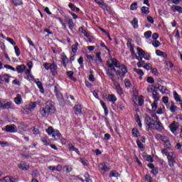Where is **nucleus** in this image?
I'll list each match as a JSON object with an SVG mask.
<instances>
[{"instance_id":"obj_1","label":"nucleus","mask_w":182,"mask_h":182,"mask_svg":"<svg viewBox=\"0 0 182 182\" xmlns=\"http://www.w3.org/2000/svg\"><path fill=\"white\" fill-rule=\"evenodd\" d=\"M55 110L56 109H55V106H53V102L52 101H48L46 103L45 107H41L39 109V112L42 117H48L49 114H53Z\"/></svg>"},{"instance_id":"obj_2","label":"nucleus","mask_w":182,"mask_h":182,"mask_svg":"<svg viewBox=\"0 0 182 182\" xmlns=\"http://www.w3.org/2000/svg\"><path fill=\"white\" fill-rule=\"evenodd\" d=\"M162 154H165L168 157V166L170 167H174V163H176V159H174V155L173 152H168L167 149H161Z\"/></svg>"},{"instance_id":"obj_3","label":"nucleus","mask_w":182,"mask_h":182,"mask_svg":"<svg viewBox=\"0 0 182 182\" xmlns=\"http://www.w3.org/2000/svg\"><path fill=\"white\" fill-rule=\"evenodd\" d=\"M154 119L149 116H146L145 117V124H146V126L148 127L147 128V132H149V130H150V129H153V124L154 123Z\"/></svg>"},{"instance_id":"obj_4","label":"nucleus","mask_w":182,"mask_h":182,"mask_svg":"<svg viewBox=\"0 0 182 182\" xmlns=\"http://www.w3.org/2000/svg\"><path fill=\"white\" fill-rule=\"evenodd\" d=\"M99 170H100L103 173H106V171H109V170H112V167L107 165V162H103L100 164Z\"/></svg>"},{"instance_id":"obj_5","label":"nucleus","mask_w":182,"mask_h":182,"mask_svg":"<svg viewBox=\"0 0 182 182\" xmlns=\"http://www.w3.org/2000/svg\"><path fill=\"white\" fill-rule=\"evenodd\" d=\"M4 131L7 133H16V132H18V129L16 128V125L11 124L6 126Z\"/></svg>"},{"instance_id":"obj_6","label":"nucleus","mask_w":182,"mask_h":182,"mask_svg":"<svg viewBox=\"0 0 182 182\" xmlns=\"http://www.w3.org/2000/svg\"><path fill=\"white\" fill-rule=\"evenodd\" d=\"M65 21L66 23H68L69 29H70V31H72L73 29V28H75V23H73V19H72L69 16H65Z\"/></svg>"},{"instance_id":"obj_7","label":"nucleus","mask_w":182,"mask_h":182,"mask_svg":"<svg viewBox=\"0 0 182 182\" xmlns=\"http://www.w3.org/2000/svg\"><path fill=\"white\" fill-rule=\"evenodd\" d=\"M154 126L155 130H158L159 132H161L164 127H163V124L160 121H155L152 127Z\"/></svg>"},{"instance_id":"obj_8","label":"nucleus","mask_w":182,"mask_h":182,"mask_svg":"<svg viewBox=\"0 0 182 182\" xmlns=\"http://www.w3.org/2000/svg\"><path fill=\"white\" fill-rule=\"evenodd\" d=\"M154 87V89H159L161 93H168V90L160 84H155Z\"/></svg>"},{"instance_id":"obj_9","label":"nucleus","mask_w":182,"mask_h":182,"mask_svg":"<svg viewBox=\"0 0 182 182\" xmlns=\"http://www.w3.org/2000/svg\"><path fill=\"white\" fill-rule=\"evenodd\" d=\"M170 130L174 134L176 132H177V129H178V123L173 121L170 125Z\"/></svg>"},{"instance_id":"obj_10","label":"nucleus","mask_w":182,"mask_h":182,"mask_svg":"<svg viewBox=\"0 0 182 182\" xmlns=\"http://www.w3.org/2000/svg\"><path fill=\"white\" fill-rule=\"evenodd\" d=\"M18 168L23 171H26L27 170H29V165L25 161H21L18 164Z\"/></svg>"},{"instance_id":"obj_11","label":"nucleus","mask_w":182,"mask_h":182,"mask_svg":"<svg viewBox=\"0 0 182 182\" xmlns=\"http://www.w3.org/2000/svg\"><path fill=\"white\" fill-rule=\"evenodd\" d=\"M113 85L115 87L117 92L119 95V96H122V95H123V89H122V87H120V84H119L117 81H114Z\"/></svg>"},{"instance_id":"obj_12","label":"nucleus","mask_w":182,"mask_h":182,"mask_svg":"<svg viewBox=\"0 0 182 182\" xmlns=\"http://www.w3.org/2000/svg\"><path fill=\"white\" fill-rule=\"evenodd\" d=\"M106 73L107 76L109 77V79L112 80V83L116 82V80L114 79V74L112 73V70L110 69L106 70Z\"/></svg>"},{"instance_id":"obj_13","label":"nucleus","mask_w":182,"mask_h":182,"mask_svg":"<svg viewBox=\"0 0 182 182\" xmlns=\"http://www.w3.org/2000/svg\"><path fill=\"white\" fill-rule=\"evenodd\" d=\"M156 139L157 140H161V141H164V143L168 141V138H167L166 135H161L160 134H156Z\"/></svg>"},{"instance_id":"obj_14","label":"nucleus","mask_w":182,"mask_h":182,"mask_svg":"<svg viewBox=\"0 0 182 182\" xmlns=\"http://www.w3.org/2000/svg\"><path fill=\"white\" fill-rule=\"evenodd\" d=\"M74 110L75 114H82V105H76L74 106Z\"/></svg>"},{"instance_id":"obj_15","label":"nucleus","mask_w":182,"mask_h":182,"mask_svg":"<svg viewBox=\"0 0 182 182\" xmlns=\"http://www.w3.org/2000/svg\"><path fill=\"white\" fill-rule=\"evenodd\" d=\"M2 82H6V83H9V75L5 74L3 76L0 75V83Z\"/></svg>"},{"instance_id":"obj_16","label":"nucleus","mask_w":182,"mask_h":182,"mask_svg":"<svg viewBox=\"0 0 182 182\" xmlns=\"http://www.w3.org/2000/svg\"><path fill=\"white\" fill-rule=\"evenodd\" d=\"M152 97L153 99H154L155 101L159 102V100H160V95L159 94V92H157V90H152Z\"/></svg>"},{"instance_id":"obj_17","label":"nucleus","mask_w":182,"mask_h":182,"mask_svg":"<svg viewBox=\"0 0 182 182\" xmlns=\"http://www.w3.org/2000/svg\"><path fill=\"white\" fill-rule=\"evenodd\" d=\"M0 182H16V181L10 176H5L4 178L0 179Z\"/></svg>"},{"instance_id":"obj_18","label":"nucleus","mask_w":182,"mask_h":182,"mask_svg":"<svg viewBox=\"0 0 182 182\" xmlns=\"http://www.w3.org/2000/svg\"><path fill=\"white\" fill-rule=\"evenodd\" d=\"M50 70H51L53 75L55 76V75H56V73H57L58 65H56V64H55V63L51 64V65L50 67Z\"/></svg>"},{"instance_id":"obj_19","label":"nucleus","mask_w":182,"mask_h":182,"mask_svg":"<svg viewBox=\"0 0 182 182\" xmlns=\"http://www.w3.org/2000/svg\"><path fill=\"white\" fill-rule=\"evenodd\" d=\"M16 69L18 73H23V71L25 70V69H26V67L25 66V65H17Z\"/></svg>"},{"instance_id":"obj_20","label":"nucleus","mask_w":182,"mask_h":182,"mask_svg":"<svg viewBox=\"0 0 182 182\" xmlns=\"http://www.w3.org/2000/svg\"><path fill=\"white\" fill-rule=\"evenodd\" d=\"M107 100L109 102H112V103H116V101L117 100V98L116 97V95H107Z\"/></svg>"},{"instance_id":"obj_21","label":"nucleus","mask_w":182,"mask_h":182,"mask_svg":"<svg viewBox=\"0 0 182 182\" xmlns=\"http://www.w3.org/2000/svg\"><path fill=\"white\" fill-rule=\"evenodd\" d=\"M53 137H54L55 140H58V139L62 137V134H60L58 130L54 131V132H53Z\"/></svg>"},{"instance_id":"obj_22","label":"nucleus","mask_w":182,"mask_h":182,"mask_svg":"<svg viewBox=\"0 0 182 182\" xmlns=\"http://www.w3.org/2000/svg\"><path fill=\"white\" fill-rule=\"evenodd\" d=\"M136 59H137V60H139V62L137 63V64H136L137 66L139 68H143V65H145L146 63L144 62V60H143L142 57H136Z\"/></svg>"},{"instance_id":"obj_23","label":"nucleus","mask_w":182,"mask_h":182,"mask_svg":"<svg viewBox=\"0 0 182 182\" xmlns=\"http://www.w3.org/2000/svg\"><path fill=\"white\" fill-rule=\"evenodd\" d=\"M136 50L139 55L137 58H143V56H144V54L146 53V52L143 49L140 48V47H137Z\"/></svg>"},{"instance_id":"obj_24","label":"nucleus","mask_w":182,"mask_h":182,"mask_svg":"<svg viewBox=\"0 0 182 182\" xmlns=\"http://www.w3.org/2000/svg\"><path fill=\"white\" fill-rule=\"evenodd\" d=\"M36 102H31L29 103L28 106L27 107L28 110H33L35 107L37 106Z\"/></svg>"},{"instance_id":"obj_25","label":"nucleus","mask_w":182,"mask_h":182,"mask_svg":"<svg viewBox=\"0 0 182 182\" xmlns=\"http://www.w3.org/2000/svg\"><path fill=\"white\" fill-rule=\"evenodd\" d=\"M132 25L134 29H137V28H139V20H137V18H134L132 21Z\"/></svg>"},{"instance_id":"obj_26","label":"nucleus","mask_w":182,"mask_h":182,"mask_svg":"<svg viewBox=\"0 0 182 182\" xmlns=\"http://www.w3.org/2000/svg\"><path fill=\"white\" fill-rule=\"evenodd\" d=\"M14 102L16 105H21L22 102V97H21V95H17L16 97L14 98Z\"/></svg>"},{"instance_id":"obj_27","label":"nucleus","mask_w":182,"mask_h":182,"mask_svg":"<svg viewBox=\"0 0 182 182\" xmlns=\"http://www.w3.org/2000/svg\"><path fill=\"white\" fill-rule=\"evenodd\" d=\"M78 31L79 32H81V33H83L85 38H89L90 36L89 33H87V31H86V30L83 28V27H80Z\"/></svg>"},{"instance_id":"obj_28","label":"nucleus","mask_w":182,"mask_h":182,"mask_svg":"<svg viewBox=\"0 0 182 182\" xmlns=\"http://www.w3.org/2000/svg\"><path fill=\"white\" fill-rule=\"evenodd\" d=\"M141 11L144 15H149L150 14V11L149 10V7L146 6H142L141 8Z\"/></svg>"},{"instance_id":"obj_29","label":"nucleus","mask_w":182,"mask_h":182,"mask_svg":"<svg viewBox=\"0 0 182 182\" xmlns=\"http://www.w3.org/2000/svg\"><path fill=\"white\" fill-rule=\"evenodd\" d=\"M62 61L64 68H66L68 63H69V59L68 58V57H66V55H63L62 57Z\"/></svg>"},{"instance_id":"obj_30","label":"nucleus","mask_w":182,"mask_h":182,"mask_svg":"<svg viewBox=\"0 0 182 182\" xmlns=\"http://www.w3.org/2000/svg\"><path fill=\"white\" fill-rule=\"evenodd\" d=\"M169 110L171 112V113L176 112V110H177V106L174 105V102H171V106L169 107Z\"/></svg>"},{"instance_id":"obj_31","label":"nucleus","mask_w":182,"mask_h":182,"mask_svg":"<svg viewBox=\"0 0 182 182\" xmlns=\"http://www.w3.org/2000/svg\"><path fill=\"white\" fill-rule=\"evenodd\" d=\"M173 97L176 102H181V97L177 93V92L173 91Z\"/></svg>"},{"instance_id":"obj_32","label":"nucleus","mask_w":182,"mask_h":182,"mask_svg":"<svg viewBox=\"0 0 182 182\" xmlns=\"http://www.w3.org/2000/svg\"><path fill=\"white\" fill-rule=\"evenodd\" d=\"M74 73L73 71H68L67 72V76L70 77L71 80H73L74 82H76V78L73 77Z\"/></svg>"},{"instance_id":"obj_33","label":"nucleus","mask_w":182,"mask_h":182,"mask_svg":"<svg viewBox=\"0 0 182 182\" xmlns=\"http://www.w3.org/2000/svg\"><path fill=\"white\" fill-rule=\"evenodd\" d=\"M11 105L12 104L11 102H6L5 104H1V109H9Z\"/></svg>"},{"instance_id":"obj_34","label":"nucleus","mask_w":182,"mask_h":182,"mask_svg":"<svg viewBox=\"0 0 182 182\" xmlns=\"http://www.w3.org/2000/svg\"><path fill=\"white\" fill-rule=\"evenodd\" d=\"M36 85H37L38 89H40L41 92L43 93L45 92V90H43V85H42V82L41 81H38L36 82Z\"/></svg>"},{"instance_id":"obj_35","label":"nucleus","mask_w":182,"mask_h":182,"mask_svg":"<svg viewBox=\"0 0 182 182\" xmlns=\"http://www.w3.org/2000/svg\"><path fill=\"white\" fill-rule=\"evenodd\" d=\"M121 70L122 72V76L124 77L126 73H127V68H126V65H121Z\"/></svg>"},{"instance_id":"obj_36","label":"nucleus","mask_w":182,"mask_h":182,"mask_svg":"<svg viewBox=\"0 0 182 182\" xmlns=\"http://www.w3.org/2000/svg\"><path fill=\"white\" fill-rule=\"evenodd\" d=\"M173 9L174 12H176V11H177L178 12H179V14H182V8L180 6H173L172 7Z\"/></svg>"},{"instance_id":"obj_37","label":"nucleus","mask_w":182,"mask_h":182,"mask_svg":"<svg viewBox=\"0 0 182 182\" xmlns=\"http://www.w3.org/2000/svg\"><path fill=\"white\" fill-rule=\"evenodd\" d=\"M55 95L59 102H63V95H62V93H60V92H57Z\"/></svg>"},{"instance_id":"obj_38","label":"nucleus","mask_w":182,"mask_h":182,"mask_svg":"<svg viewBox=\"0 0 182 182\" xmlns=\"http://www.w3.org/2000/svg\"><path fill=\"white\" fill-rule=\"evenodd\" d=\"M79 46V43H76L72 46V50L73 53H76L77 52V47Z\"/></svg>"},{"instance_id":"obj_39","label":"nucleus","mask_w":182,"mask_h":182,"mask_svg":"<svg viewBox=\"0 0 182 182\" xmlns=\"http://www.w3.org/2000/svg\"><path fill=\"white\" fill-rule=\"evenodd\" d=\"M132 41L133 40H132V38H127V46L128 48H129V49H132V48H134V46L132 44Z\"/></svg>"},{"instance_id":"obj_40","label":"nucleus","mask_w":182,"mask_h":182,"mask_svg":"<svg viewBox=\"0 0 182 182\" xmlns=\"http://www.w3.org/2000/svg\"><path fill=\"white\" fill-rule=\"evenodd\" d=\"M129 50L131 52V55L132 56V58H136V59H137V54H136V53L134 52V47H131V48H129Z\"/></svg>"},{"instance_id":"obj_41","label":"nucleus","mask_w":182,"mask_h":182,"mask_svg":"<svg viewBox=\"0 0 182 182\" xmlns=\"http://www.w3.org/2000/svg\"><path fill=\"white\" fill-rule=\"evenodd\" d=\"M11 2H13L14 5L15 6H18V5H22V0H11Z\"/></svg>"},{"instance_id":"obj_42","label":"nucleus","mask_w":182,"mask_h":182,"mask_svg":"<svg viewBox=\"0 0 182 182\" xmlns=\"http://www.w3.org/2000/svg\"><path fill=\"white\" fill-rule=\"evenodd\" d=\"M138 103L140 106H142L143 105H144V98L143 97V96L139 97Z\"/></svg>"},{"instance_id":"obj_43","label":"nucleus","mask_w":182,"mask_h":182,"mask_svg":"<svg viewBox=\"0 0 182 182\" xmlns=\"http://www.w3.org/2000/svg\"><path fill=\"white\" fill-rule=\"evenodd\" d=\"M14 50L16 56H21V50H19L18 46H14Z\"/></svg>"},{"instance_id":"obj_44","label":"nucleus","mask_w":182,"mask_h":182,"mask_svg":"<svg viewBox=\"0 0 182 182\" xmlns=\"http://www.w3.org/2000/svg\"><path fill=\"white\" fill-rule=\"evenodd\" d=\"M152 45L154 46V48H159V46L161 45V43L157 40H155L152 42Z\"/></svg>"},{"instance_id":"obj_45","label":"nucleus","mask_w":182,"mask_h":182,"mask_svg":"<svg viewBox=\"0 0 182 182\" xmlns=\"http://www.w3.org/2000/svg\"><path fill=\"white\" fill-rule=\"evenodd\" d=\"M144 69L146 70H150L151 69H153V65L151 63H146L145 65L143 66Z\"/></svg>"},{"instance_id":"obj_46","label":"nucleus","mask_w":182,"mask_h":182,"mask_svg":"<svg viewBox=\"0 0 182 182\" xmlns=\"http://www.w3.org/2000/svg\"><path fill=\"white\" fill-rule=\"evenodd\" d=\"M134 72H136L139 75V76H143L144 75V72L142 70L134 68Z\"/></svg>"},{"instance_id":"obj_47","label":"nucleus","mask_w":182,"mask_h":182,"mask_svg":"<svg viewBox=\"0 0 182 182\" xmlns=\"http://www.w3.org/2000/svg\"><path fill=\"white\" fill-rule=\"evenodd\" d=\"M41 141L42 143H43L44 146H49V142H48V138L42 137Z\"/></svg>"},{"instance_id":"obj_48","label":"nucleus","mask_w":182,"mask_h":182,"mask_svg":"<svg viewBox=\"0 0 182 182\" xmlns=\"http://www.w3.org/2000/svg\"><path fill=\"white\" fill-rule=\"evenodd\" d=\"M131 11H136L137 9V3L134 2L130 6Z\"/></svg>"},{"instance_id":"obj_49","label":"nucleus","mask_w":182,"mask_h":182,"mask_svg":"<svg viewBox=\"0 0 182 182\" xmlns=\"http://www.w3.org/2000/svg\"><path fill=\"white\" fill-rule=\"evenodd\" d=\"M144 35L146 39H149V38H151V31H146Z\"/></svg>"},{"instance_id":"obj_50","label":"nucleus","mask_w":182,"mask_h":182,"mask_svg":"<svg viewBox=\"0 0 182 182\" xmlns=\"http://www.w3.org/2000/svg\"><path fill=\"white\" fill-rule=\"evenodd\" d=\"M162 102H163L165 105H166L167 109H168V105H167L168 104V97H164L162 98Z\"/></svg>"},{"instance_id":"obj_51","label":"nucleus","mask_w":182,"mask_h":182,"mask_svg":"<svg viewBox=\"0 0 182 182\" xmlns=\"http://www.w3.org/2000/svg\"><path fill=\"white\" fill-rule=\"evenodd\" d=\"M6 41H8V42H9L14 46H15V45H16V43L15 42V41H14V39L11 38L9 37L6 38Z\"/></svg>"},{"instance_id":"obj_52","label":"nucleus","mask_w":182,"mask_h":182,"mask_svg":"<svg viewBox=\"0 0 182 182\" xmlns=\"http://www.w3.org/2000/svg\"><path fill=\"white\" fill-rule=\"evenodd\" d=\"M157 102L158 101L154 100V102L151 104L152 110L154 112H155V110L157 109Z\"/></svg>"},{"instance_id":"obj_53","label":"nucleus","mask_w":182,"mask_h":182,"mask_svg":"<svg viewBox=\"0 0 182 182\" xmlns=\"http://www.w3.org/2000/svg\"><path fill=\"white\" fill-rule=\"evenodd\" d=\"M54 132L55 131H53V128L52 127H49L48 129H46L48 134H53Z\"/></svg>"},{"instance_id":"obj_54","label":"nucleus","mask_w":182,"mask_h":182,"mask_svg":"<svg viewBox=\"0 0 182 182\" xmlns=\"http://www.w3.org/2000/svg\"><path fill=\"white\" fill-rule=\"evenodd\" d=\"M70 150H71L72 151H75V153H77V154H79V149H77V148L75 147L74 146H71L69 147Z\"/></svg>"},{"instance_id":"obj_55","label":"nucleus","mask_w":182,"mask_h":182,"mask_svg":"<svg viewBox=\"0 0 182 182\" xmlns=\"http://www.w3.org/2000/svg\"><path fill=\"white\" fill-rule=\"evenodd\" d=\"M136 144L139 149H144V145L140 141V140H136Z\"/></svg>"},{"instance_id":"obj_56","label":"nucleus","mask_w":182,"mask_h":182,"mask_svg":"<svg viewBox=\"0 0 182 182\" xmlns=\"http://www.w3.org/2000/svg\"><path fill=\"white\" fill-rule=\"evenodd\" d=\"M85 181L86 182H92V179H90V177L88 173H85Z\"/></svg>"},{"instance_id":"obj_57","label":"nucleus","mask_w":182,"mask_h":182,"mask_svg":"<svg viewBox=\"0 0 182 182\" xmlns=\"http://www.w3.org/2000/svg\"><path fill=\"white\" fill-rule=\"evenodd\" d=\"M124 85L127 87H130V86H132V83L130 82V80H129V79H125Z\"/></svg>"},{"instance_id":"obj_58","label":"nucleus","mask_w":182,"mask_h":182,"mask_svg":"<svg viewBox=\"0 0 182 182\" xmlns=\"http://www.w3.org/2000/svg\"><path fill=\"white\" fill-rule=\"evenodd\" d=\"M146 81L148 82V83H151V85H153V83H154V78H153V77H148Z\"/></svg>"},{"instance_id":"obj_59","label":"nucleus","mask_w":182,"mask_h":182,"mask_svg":"<svg viewBox=\"0 0 182 182\" xmlns=\"http://www.w3.org/2000/svg\"><path fill=\"white\" fill-rule=\"evenodd\" d=\"M139 133V130L136 129H132V134L134 137H139V135L137 134Z\"/></svg>"},{"instance_id":"obj_60","label":"nucleus","mask_w":182,"mask_h":182,"mask_svg":"<svg viewBox=\"0 0 182 182\" xmlns=\"http://www.w3.org/2000/svg\"><path fill=\"white\" fill-rule=\"evenodd\" d=\"M146 19L150 23H154V19L153 17H151V16H148Z\"/></svg>"},{"instance_id":"obj_61","label":"nucleus","mask_w":182,"mask_h":182,"mask_svg":"<svg viewBox=\"0 0 182 182\" xmlns=\"http://www.w3.org/2000/svg\"><path fill=\"white\" fill-rule=\"evenodd\" d=\"M51 65H52V64H50L49 63H46L44 64V68H45V69H46V70H49V69H50Z\"/></svg>"},{"instance_id":"obj_62","label":"nucleus","mask_w":182,"mask_h":182,"mask_svg":"<svg viewBox=\"0 0 182 182\" xmlns=\"http://www.w3.org/2000/svg\"><path fill=\"white\" fill-rule=\"evenodd\" d=\"M146 161H149V163H153V161H154V160L153 159V157H151V156L148 155L146 156Z\"/></svg>"},{"instance_id":"obj_63","label":"nucleus","mask_w":182,"mask_h":182,"mask_svg":"<svg viewBox=\"0 0 182 182\" xmlns=\"http://www.w3.org/2000/svg\"><path fill=\"white\" fill-rule=\"evenodd\" d=\"M143 58H144V59H146V60H150L151 56H150V54L145 53Z\"/></svg>"},{"instance_id":"obj_64","label":"nucleus","mask_w":182,"mask_h":182,"mask_svg":"<svg viewBox=\"0 0 182 182\" xmlns=\"http://www.w3.org/2000/svg\"><path fill=\"white\" fill-rule=\"evenodd\" d=\"M33 134H39V129H38L36 127H33Z\"/></svg>"}]
</instances>
